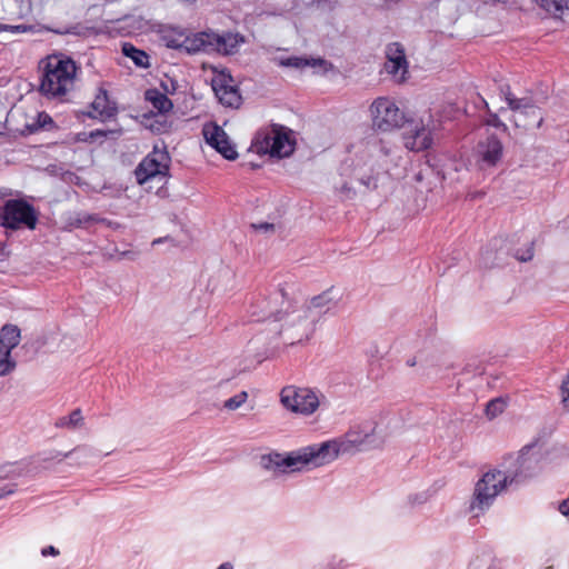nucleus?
I'll return each mask as SVG.
<instances>
[{
  "mask_svg": "<svg viewBox=\"0 0 569 569\" xmlns=\"http://www.w3.org/2000/svg\"><path fill=\"white\" fill-rule=\"evenodd\" d=\"M278 298H281L280 309L272 308L264 300L252 305L250 308L252 320L262 321L274 317L277 321L281 322L279 330L281 338L289 345L309 340L316 330L317 315L312 317L308 308H305L302 305H293L286 298L282 288L276 293V300Z\"/></svg>",
  "mask_w": 569,
  "mask_h": 569,
  "instance_id": "f257e3e1",
  "label": "nucleus"
},
{
  "mask_svg": "<svg viewBox=\"0 0 569 569\" xmlns=\"http://www.w3.org/2000/svg\"><path fill=\"white\" fill-rule=\"evenodd\" d=\"M39 91L47 98H62L74 87L76 62L64 54H51L42 61Z\"/></svg>",
  "mask_w": 569,
  "mask_h": 569,
  "instance_id": "f03ea898",
  "label": "nucleus"
},
{
  "mask_svg": "<svg viewBox=\"0 0 569 569\" xmlns=\"http://www.w3.org/2000/svg\"><path fill=\"white\" fill-rule=\"evenodd\" d=\"M376 425L366 423L351 428L345 436L325 441L316 446L317 457L321 466L335 461L339 456L352 455L372 447L375 442Z\"/></svg>",
  "mask_w": 569,
  "mask_h": 569,
  "instance_id": "7ed1b4c3",
  "label": "nucleus"
},
{
  "mask_svg": "<svg viewBox=\"0 0 569 569\" xmlns=\"http://www.w3.org/2000/svg\"><path fill=\"white\" fill-rule=\"evenodd\" d=\"M377 159L369 152H362L345 161L341 166V176L349 180L337 187L339 193L346 199H352L357 194L355 182L368 190L378 187L380 171H376Z\"/></svg>",
  "mask_w": 569,
  "mask_h": 569,
  "instance_id": "20e7f679",
  "label": "nucleus"
},
{
  "mask_svg": "<svg viewBox=\"0 0 569 569\" xmlns=\"http://www.w3.org/2000/svg\"><path fill=\"white\" fill-rule=\"evenodd\" d=\"M316 446H308L288 455L269 453L261 457V467L273 473L301 471L305 468L321 467L316 456Z\"/></svg>",
  "mask_w": 569,
  "mask_h": 569,
  "instance_id": "39448f33",
  "label": "nucleus"
},
{
  "mask_svg": "<svg viewBox=\"0 0 569 569\" xmlns=\"http://www.w3.org/2000/svg\"><path fill=\"white\" fill-rule=\"evenodd\" d=\"M509 486L508 476L501 470L486 472L476 483L469 509L475 517H479L488 510L497 496Z\"/></svg>",
  "mask_w": 569,
  "mask_h": 569,
  "instance_id": "423d86ee",
  "label": "nucleus"
},
{
  "mask_svg": "<svg viewBox=\"0 0 569 569\" xmlns=\"http://www.w3.org/2000/svg\"><path fill=\"white\" fill-rule=\"evenodd\" d=\"M501 93L508 104V108L513 112L511 121L516 128L528 130L530 128H540L543 122V116L532 99L517 98L512 94L509 87L502 88Z\"/></svg>",
  "mask_w": 569,
  "mask_h": 569,
  "instance_id": "0eeeda50",
  "label": "nucleus"
},
{
  "mask_svg": "<svg viewBox=\"0 0 569 569\" xmlns=\"http://www.w3.org/2000/svg\"><path fill=\"white\" fill-rule=\"evenodd\" d=\"M320 393L306 387L287 386L280 391V402L289 411L309 417L320 406Z\"/></svg>",
  "mask_w": 569,
  "mask_h": 569,
  "instance_id": "6e6552de",
  "label": "nucleus"
},
{
  "mask_svg": "<svg viewBox=\"0 0 569 569\" xmlns=\"http://www.w3.org/2000/svg\"><path fill=\"white\" fill-rule=\"evenodd\" d=\"M370 116L376 130L390 132L401 128L406 122L403 111L393 100L387 97H379L371 103Z\"/></svg>",
  "mask_w": 569,
  "mask_h": 569,
  "instance_id": "1a4fd4ad",
  "label": "nucleus"
},
{
  "mask_svg": "<svg viewBox=\"0 0 569 569\" xmlns=\"http://www.w3.org/2000/svg\"><path fill=\"white\" fill-rule=\"evenodd\" d=\"M541 450L537 445L523 447L505 471L510 485L519 483L533 476L540 468Z\"/></svg>",
  "mask_w": 569,
  "mask_h": 569,
  "instance_id": "9d476101",
  "label": "nucleus"
},
{
  "mask_svg": "<svg viewBox=\"0 0 569 569\" xmlns=\"http://www.w3.org/2000/svg\"><path fill=\"white\" fill-rule=\"evenodd\" d=\"M170 156L164 147L154 146L134 170L136 179L139 184H144L151 179H166L169 176Z\"/></svg>",
  "mask_w": 569,
  "mask_h": 569,
  "instance_id": "9b49d317",
  "label": "nucleus"
},
{
  "mask_svg": "<svg viewBox=\"0 0 569 569\" xmlns=\"http://www.w3.org/2000/svg\"><path fill=\"white\" fill-rule=\"evenodd\" d=\"M2 226L9 229H19L22 226L33 230L37 226L38 214L30 203L24 200H8L1 213Z\"/></svg>",
  "mask_w": 569,
  "mask_h": 569,
  "instance_id": "f8f14e48",
  "label": "nucleus"
},
{
  "mask_svg": "<svg viewBox=\"0 0 569 569\" xmlns=\"http://www.w3.org/2000/svg\"><path fill=\"white\" fill-rule=\"evenodd\" d=\"M258 152L269 153L271 157L284 158L292 153L293 142L282 127L273 126L261 133L256 142Z\"/></svg>",
  "mask_w": 569,
  "mask_h": 569,
  "instance_id": "ddd939ff",
  "label": "nucleus"
},
{
  "mask_svg": "<svg viewBox=\"0 0 569 569\" xmlns=\"http://www.w3.org/2000/svg\"><path fill=\"white\" fill-rule=\"evenodd\" d=\"M21 341V331L16 325H4L0 329V377L11 375L17 368L12 350Z\"/></svg>",
  "mask_w": 569,
  "mask_h": 569,
  "instance_id": "4468645a",
  "label": "nucleus"
},
{
  "mask_svg": "<svg viewBox=\"0 0 569 569\" xmlns=\"http://www.w3.org/2000/svg\"><path fill=\"white\" fill-rule=\"evenodd\" d=\"M435 126L429 114L427 119L411 121L403 132V143L408 150L422 151L431 147L433 142L432 131Z\"/></svg>",
  "mask_w": 569,
  "mask_h": 569,
  "instance_id": "2eb2a0df",
  "label": "nucleus"
},
{
  "mask_svg": "<svg viewBox=\"0 0 569 569\" xmlns=\"http://www.w3.org/2000/svg\"><path fill=\"white\" fill-rule=\"evenodd\" d=\"M503 157V144L496 136H489L476 148V161L481 169L495 168Z\"/></svg>",
  "mask_w": 569,
  "mask_h": 569,
  "instance_id": "dca6fc26",
  "label": "nucleus"
},
{
  "mask_svg": "<svg viewBox=\"0 0 569 569\" xmlns=\"http://www.w3.org/2000/svg\"><path fill=\"white\" fill-rule=\"evenodd\" d=\"M203 137L209 146L214 148L228 160L238 157L234 144L230 141L224 130L216 123H206L202 129Z\"/></svg>",
  "mask_w": 569,
  "mask_h": 569,
  "instance_id": "f3484780",
  "label": "nucleus"
},
{
  "mask_svg": "<svg viewBox=\"0 0 569 569\" xmlns=\"http://www.w3.org/2000/svg\"><path fill=\"white\" fill-rule=\"evenodd\" d=\"M386 72L392 76L397 82H403L408 73V61L403 47L398 42L390 43L386 49Z\"/></svg>",
  "mask_w": 569,
  "mask_h": 569,
  "instance_id": "a211bd4d",
  "label": "nucleus"
},
{
  "mask_svg": "<svg viewBox=\"0 0 569 569\" xmlns=\"http://www.w3.org/2000/svg\"><path fill=\"white\" fill-rule=\"evenodd\" d=\"M211 86L222 104L228 107H238L240 104L241 97L230 74L226 72L217 73L211 80Z\"/></svg>",
  "mask_w": 569,
  "mask_h": 569,
  "instance_id": "6ab92c4d",
  "label": "nucleus"
},
{
  "mask_svg": "<svg viewBox=\"0 0 569 569\" xmlns=\"http://www.w3.org/2000/svg\"><path fill=\"white\" fill-rule=\"evenodd\" d=\"M339 302V297L333 289H328L322 293L310 299L309 302L302 305L305 308H308L313 317L317 315V322L321 319V317L332 309L337 307Z\"/></svg>",
  "mask_w": 569,
  "mask_h": 569,
  "instance_id": "aec40b11",
  "label": "nucleus"
},
{
  "mask_svg": "<svg viewBox=\"0 0 569 569\" xmlns=\"http://www.w3.org/2000/svg\"><path fill=\"white\" fill-rule=\"evenodd\" d=\"M212 40H216V32L200 31L194 33H186L183 52L196 54L199 52H212Z\"/></svg>",
  "mask_w": 569,
  "mask_h": 569,
  "instance_id": "412c9836",
  "label": "nucleus"
},
{
  "mask_svg": "<svg viewBox=\"0 0 569 569\" xmlns=\"http://www.w3.org/2000/svg\"><path fill=\"white\" fill-rule=\"evenodd\" d=\"M92 112L90 117L100 119L102 121L110 120L117 114L116 102L109 99L108 92L103 88H99L98 92L91 102Z\"/></svg>",
  "mask_w": 569,
  "mask_h": 569,
  "instance_id": "4be33fe9",
  "label": "nucleus"
},
{
  "mask_svg": "<svg viewBox=\"0 0 569 569\" xmlns=\"http://www.w3.org/2000/svg\"><path fill=\"white\" fill-rule=\"evenodd\" d=\"M212 52L233 54L243 42V37L238 33H227L223 36L216 33V40H212Z\"/></svg>",
  "mask_w": 569,
  "mask_h": 569,
  "instance_id": "5701e85b",
  "label": "nucleus"
},
{
  "mask_svg": "<svg viewBox=\"0 0 569 569\" xmlns=\"http://www.w3.org/2000/svg\"><path fill=\"white\" fill-rule=\"evenodd\" d=\"M272 61L284 68H295V69H303L306 67H317L326 63L323 59H307L302 57L291 56V57H274Z\"/></svg>",
  "mask_w": 569,
  "mask_h": 569,
  "instance_id": "b1692460",
  "label": "nucleus"
},
{
  "mask_svg": "<svg viewBox=\"0 0 569 569\" xmlns=\"http://www.w3.org/2000/svg\"><path fill=\"white\" fill-rule=\"evenodd\" d=\"M186 33L183 30L170 29L161 33L160 40L167 48L183 51Z\"/></svg>",
  "mask_w": 569,
  "mask_h": 569,
  "instance_id": "393cba45",
  "label": "nucleus"
},
{
  "mask_svg": "<svg viewBox=\"0 0 569 569\" xmlns=\"http://www.w3.org/2000/svg\"><path fill=\"white\" fill-rule=\"evenodd\" d=\"M146 100L149 101L152 107L160 113H166L173 107L171 100L157 89L147 90Z\"/></svg>",
  "mask_w": 569,
  "mask_h": 569,
  "instance_id": "a878e982",
  "label": "nucleus"
},
{
  "mask_svg": "<svg viewBox=\"0 0 569 569\" xmlns=\"http://www.w3.org/2000/svg\"><path fill=\"white\" fill-rule=\"evenodd\" d=\"M540 8L555 17H560L565 10H569V0H532Z\"/></svg>",
  "mask_w": 569,
  "mask_h": 569,
  "instance_id": "bb28decb",
  "label": "nucleus"
},
{
  "mask_svg": "<svg viewBox=\"0 0 569 569\" xmlns=\"http://www.w3.org/2000/svg\"><path fill=\"white\" fill-rule=\"evenodd\" d=\"M122 53L126 57H129L130 59H132V61L134 62L136 66L141 67V68L149 67V56L144 51L137 49L132 44L123 43Z\"/></svg>",
  "mask_w": 569,
  "mask_h": 569,
  "instance_id": "cd10ccee",
  "label": "nucleus"
},
{
  "mask_svg": "<svg viewBox=\"0 0 569 569\" xmlns=\"http://www.w3.org/2000/svg\"><path fill=\"white\" fill-rule=\"evenodd\" d=\"M83 418L79 409L73 410L69 416L58 420L57 426L61 428L76 429L82 426Z\"/></svg>",
  "mask_w": 569,
  "mask_h": 569,
  "instance_id": "c85d7f7f",
  "label": "nucleus"
},
{
  "mask_svg": "<svg viewBox=\"0 0 569 569\" xmlns=\"http://www.w3.org/2000/svg\"><path fill=\"white\" fill-rule=\"evenodd\" d=\"M506 408V402L501 398H496L493 400H490L486 406V416L489 419H495L500 413L503 412Z\"/></svg>",
  "mask_w": 569,
  "mask_h": 569,
  "instance_id": "c756f323",
  "label": "nucleus"
},
{
  "mask_svg": "<svg viewBox=\"0 0 569 569\" xmlns=\"http://www.w3.org/2000/svg\"><path fill=\"white\" fill-rule=\"evenodd\" d=\"M247 400H248V392L241 391V392L237 393L236 396L226 400L223 403V408L229 411H234V410L239 409Z\"/></svg>",
  "mask_w": 569,
  "mask_h": 569,
  "instance_id": "7c9ffc66",
  "label": "nucleus"
},
{
  "mask_svg": "<svg viewBox=\"0 0 569 569\" xmlns=\"http://www.w3.org/2000/svg\"><path fill=\"white\" fill-rule=\"evenodd\" d=\"M73 452H82L84 457H89L92 455V449L87 446H78L68 452H53L49 459H54L61 462L64 459L69 458Z\"/></svg>",
  "mask_w": 569,
  "mask_h": 569,
  "instance_id": "2f4dec72",
  "label": "nucleus"
},
{
  "mask_svg": "<svg viewBox=\"0 0 569 569\" xmlns=\"http://www.w3.org/2000/svg\"><path fill=\"white\" fill-rule=\"evenodd\" d=\"M561 402L569 410V372L565 376L560 387Z\"/></svg>",
  "mask_w": 569,
  "mask_h": 569,
  "instance_id": "473e14b6",
  "label": "nucleus"
},
{
  "mask_svg": "<svg viewBox=\"0 0 569 569\" xmlns=\"http://www.w3.org/2000/svg\"><path fill=\"white\" fill-rule=\"evenodd\" d=\"M31 30H32V27L27 26V24L11 26V24L0 23V31H9L12 33H24V32H28Z\"/></svg>",
  "mask_w": 569,
  "mask_h": 569,
  "instance_id": "72a5a7b5",
  "label": "nucleus"
},
{
  "mask_svg": "<svg viewBox=\"0 0 569 569\" xmlns=\"http://www.w3.org/2000/svg\"><path fill=\"white\" fill-rule=\"evenodd\" d=\"M487 124L488 126H492L495 128H499L503 132L508 131L507 124L505 122H502L496 113H490V116H489V118L487 120Z\"/></svg>",
  "mask_w": 569,
  "mask_h": 569,
  "instance_id": "f704fd0d",
  "label": "nucleus"
},
{
  "mask_svg": "<svg viewBox=\"0 0 569 569\" xmlns=\"http://www.w3.org/2000/svg\"><path fill=\"white\" fill-rule=\"evenodd\" d=\"M393 153V150L390 146H387L386 142L381 141L379 146V154L373 157V159H379L380 157L388 158Z\"/></svg>",
  "mask_w": 569,
  "mask_h": 569,
  "instance_id": "c9c22d12",
  "label": "nucleus"
},
{
  "mask_svg": "<svg viewBox=\"0 0 569 569\" xmlns=\"http://www.w3.org/2000/svg\"><path fill=\"white\" fill-rule=\"evenodd\" d=\"M38 121V126H31L30 131H34L38 127H43L46 123L51 122V118L47 113H39Z\"/></svg>",
  "mask_w": 569,
  "mask_h": 569,
  "instance_id": "e433bc0d",
  "label": "nucleus"
},
{
  "mask_svg": "<svg viewBox=\"0 0 569 569\" xmlns=\"http://www.w3.org/2000/svg\"><path fill=\"white\" fill-rule=\"evenodd\" d=\"M16 491L14 485H6L0 487V499L12 495Z\"/></svg>",
  "mask_w": 569,
  "mask_h": 569,
  "instance_id": "4c0bfd02",
  "label": "nucleus"
},
{
  "mask_svg": "<svg viewBox=\"0 0 569 569\" xmlns=\"http://www.w3.org/2000/svg\"><path fill=\"white\" fill-rule=\"evenodd\" d=\"M41 555L43 557H47V556H54L56 557V556L59 555V550L56 549L53 546H48V547H46V548H43L41 550Z\"/></svg>",
  "mask_w": 569,
  "mask_h": 569,
  "instance_id": "58836bf2",
  "label": "nucleus"
},
{
  "mask_svg": "<svg viewBox=\"0 0 569 569\" xmlns=\"http://www.w3.org/2000/svg\"><path fill=\"white\" fill-rule=\"evenodd\" d=\"M533 253H532V249L529 248L525 254L522 256H517V259L520 260V261H529L531 258H532Z\"/></svg>",
  "mask_w": 569,
  "mask_h": 569,
  "instance_id": "ea45409f",
  "label": "nucleus"
},
{
  "mask_svg": "<svg viewBox=\"0 0 569 569\" xmlns=\"http://www.w3.org/2000/svg\"><path fill=\"white\" fill-rule=\"evenodd\" d=\"M104 136H106V132H104V131H102V130H96V131H91V132L89 133V138H90L91 140L96 139L97 137H104Z\"/></svg>",
  "mask_w": 569,
  "mask_h": 569,
  "instance_id": "a19ab883",
  "label": "nucleus"
},
{
  "mask_svg": "<svg viewBox=\"0 0 569 569\" xmlns=\"http://www.w3.org/2000/svg\"><path fill=\"white\" fill-rule=\"evenodd\" d=\"M259 229H263V230H269V229H272L273 226L272 224H268V223H263V224H260L258 226Z\"/></svg>",
  "mask_w": 569,
  "mask_h": 569,
  "instance_id": "79ce46f5",
  "label": "nucleus"
},
{
  "mask_svg": "<svg viewBox=\"0 0 569 569\" xmlns=\"http://www.w3.org/2000/svg\"><path fill=\"white\" fill-rule=\"evenodd\" d=\"M167 239H168V238H158V239H154V240L152 241V246H156V244H158V243H160V242H162L163 240H167Z\"/></svg>",
  "mask_w": 569,
  "mask_h": 569,
  "instance_id": "37998d69",
  "label": "nucleus"
},
{
  "mask_svg": "<svg viewBox=\"0 0 569 569\" xmlns=\"http://www.w3.org/2000/svg\"><path fill=\"white\" fill-rule=\"evenodd\" d=\"M217 569H232L231 565L230 563H222L220 567H218Z\"/></svg>",
  "mask_w": 569,
  "mask_h": 569,
  "instance_id": "c03bdc74",
  "label": "nucleus"
},
{
  "mask_svg": "<svg viewBox=\"0 0 569 569\" xmlns=\"http://www.w3.org/2000/svg\"><path fill=\"white\" fill-rule=\"evenodd\" d=\"M3 468L0 466V479L3 477Z\"/></svg>",
  "mask_w": 569,
  "mask_h": 569,
  "instance_id": "a18cd8bd",
  "label": "nucleus"
}]
</instances>
